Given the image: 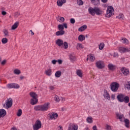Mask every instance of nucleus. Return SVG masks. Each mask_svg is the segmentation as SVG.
Returning <instances> with one entry per match:
<instances>
[{
  "mask_svg": "<svg viewBox=\"0 0 130 130\" xmlns=\"http://www.w3.org/2000/svg\"><path fill=\"white\" fill-rule=\"evenodd\" d=\"M50 90H54V86H49Z\"/></svg>",
  "mask_w": 130,
  "mask_h": 130,
  "instance_id": "bf43d9fd",
  "label": "nucleus"
},
{
  "mask_svg": "<svg viewBox=\"0 0 130 130\" xmlns=\"http://www.w3.org/2000/svg\"><path fill=\"white\" fill-rule=\"evenodd\" d=\"M29 33H30L31 36H33V35H34V32H33V31H32V30H30L29 31Z\"/></svg>",
  "mask_w": 130,
  "mask_h": 130,
  "instance_id": "0e129e2a",
  "label": "nucleus"
},
{
  "mask_svg": "<svg viewBox=\"0 0 130 130\" xmlns=\"http://www.w3.org/2000/svg\"><path fill=\"white\" fill-rule=\"evenodd\" d=\"M2 15H3V16H6V15H7V12L2 11Z\"/></svg>",
  "mask_w": 130,
  "mask_h": 130,
  "instance_id": "052dcab7",
  "label": "nucleus"
},
{
  "mask_svg": "<svg viewBox=\"0 0 130 130\" xmlns=\"http://www.w3.org/2000/svg\"><path fill=\"white\" fill-rule=\"evenodd\" d=\"M19 26V22H15L11 27L12 30H16Z\"/></svg>",
  "mask_w": 130,
  "mask_h": 130,
  "instance_id": "4be33fe9",
  "label": "nucleus"
},
{
  "mask_svg": "<svg viewBox=\"0 0 130 130\" xmlns=\"http://www.w3.org/2000/svg\"><path fill=\"white\" fill-rule=\"evenodd\" d=\"M97 15V16H100V15H102L103 14V12H102V10H101L100 8L98 7H95V15Z\"/></svg>",
  "mask_w": 130,
  "mask_h": 130,
  "instance_id": "4468645a",
  "label": "nucleus"
},
{
  "mask_svg": "<svg viewBox=\"0 0 130 130\" xmlns=\"http://www.w3.org/2000/svg\"><path fill=\"white\" fill-rule=\"evenodd\" d=\"M113 57H118V53H114L113 55Z\"/></svg>",
  "mask_w": 130,
  "mask_h": 130,
  "instance_id": "13d9d810",
  "label": "nucleus"
},
{
  "mask_svg": "<svg viewBox=\"0 0 130 130\" xmlns=\"http://www.w3.org/2000/svg\"><path fill=\"white\" fill-rule=\"evenodd\" d=\"M117 117H119V119H120V121H121L122 117H123V115H119V114H117Z\"/></svg>",
  "mask_w": 130,
  "mask_h": 130,
  "instance_id": "de8ad7c7",
  "label": "nucleus"
},
{
  "mask_svg": "<svg viewBox=\"0 0 130 130\" xmlns=\"http://www.w3.org/2000/svg\"><path fill=\"white\" fill-rule=\"evenodd\" d=\"M86 120L88 123H92V122H93V119L91 117H87Z\"/></svg>",
  "mask_w": 130,
  "mask_h": 130,
  "instance_id": "72a5a7b5",
  "label": "nucleus"
},
{
  "mask_svg": "<svg viewBox=\"0 0 130 130\" xmlns=\"http://www.w3.org/2000/svg\"><path fill=\"white\" fill-rule=\"evenodd\" d=\"M60 76H61V72L60 71L56 72L55 74V77H56V78H59Z\"/></svg>",
  "mask_w": 130,
  "mask_h": 130,
  "instance_id": "c85d7f7f",
  "label": "nucleus"
},
{
  "mask_svg": "<svg viewBox=\"0 0 130 130\" xmlns=\"http://www.w3.org/2000/svg\"><path fill=\"white\" fill-rule=\"evenodd\" d=\"M111 90L113 92H116L118 90V87H119V84L117 82H113L110 85Z\"/></svg>",
  "mask_w": 130,
  "mask_h": 130,
  "instance_id": "20e7f679",
  "label": "nucleus"
},
{
  "mask_svg": "<svg viewBox=\"0 0 130 130\" xmlns=\"http://www.w3.org/2000/svg\"><path fill=\"white\" fill-rule=\"evenodd\" d=\"M77 3L79 6H83L84 5V2L82 0L77 1Z\"/></svg>",
  "mask_w": 130,
  "mask_h": 130,
  "instance_id": "a18cd8bd",
  "label": "nucleus"
},
{
  "mask_svg": "<svg viewBox=\"0 0 130 130\" xmlns=\"http://www.w3.org/2000/svg\"><path fill=\"white\" fill-rule=\"evenodd\" d=\"M101 2H102V3H104V4H106V3L108 2V0H101Z\"/></svg>",
  "mask_w": 130,
  "mask_h": 130,
  "instance_id": "e2e57ef3",
  "label": "nucleus"
},
{
  "mask_svg": "<svg viewBox=\"0 0 130 130\" xmlns=\"http://www.w3.org/2000/svg\"><path fill=\"white\" fill-rule=\"evenodd\" d=\"M51 72H52L51 71V69H48L47 70H46L45 71V74H46V75H47V76H51V74H52Z\"/></svg>",
  "mask_w": 130,
  "mask_h": 130,
  "instance_id": "cd10ccee",
  "label": "nucleus"
},
{
  "mask_svg": "<svg viewBox=\"0 0 130 130\" xmlns=\"http://www.w3.org/2000/svg\"><path fill=\"white\" fill-rule=\"evenodd\" d=\"M58 29L59 30H63V29H64V27H63V25L62 24H59L58 25Z\"/></svg>",
  "mask_w": 130,
  "mask_h": 130,
  "instance_id": "ea45409f",
  "label": "nucleus"
},
{
  "mask_svg": "<svg viewBox=\"0 0 130 130\" xmlns=\"http://www.w3.org/2000/svg\"><path fill=\"white\" fill-rule=\"evenodd\" d=\"M13 16L15 18H18L20 16V13L18 12H16L14 13Z\"/></svg>",
  "mask_w": 130,
  "mask_h": 130,
  "instance_id": "79ce46f5",
  "label": "nucleus"
},
{
  "mask_svg": "<svg viewBox=\"0 0 130 130\" xmlns=\"http://www.w3.org/2000/svg\"><path fill=\"white\" fill-rule=\"evenodd\" d=\"M17 115V116H21V115H22V110L21 109L18 110Z\"/></svg>",
  "mask_w": 130,
  "mask_h": 130,
  "instance_id": "49530a36",
  "label": "nucleus"
},
{
  "mask_svg": "<svg viewBox=\"0 0 130 130\" xmlns=\"http://www.w3.org/2000/svg\"><path fill=\"white\" fill-rule=\"evenodd\" d=\"M57 62H58L59 64H61V63H62V60L59 59L57 60Z\"/></svg>",
  "mask_w": 130,
  "mask_h": 130,
  "instance_id": "5fc2aeb1",
  "label": "nucleus"
},
{
  "mask_svg": "<svg viewBox=\"0 0 130 130\" xmlns=\"http://www.w3.org/2000/svg\"><path fill=\"white\" fill-rule=\"evenodd\" d=\"M11 130H17V128H16V127H13L11 128Z\"/></svg>",
  "mask_w": 130,
  "mask_h": 130,
  "instance_id": "774afa93",
  "label": "nucleus"
},
{
  "mask_svg": "<svg viewBox=\"0 0 130 130\" xmlns=\"http://www.w3.org/2000/svg\"><path fill=\"white\" fill-rule=\"evenodd\" d=\"M95 7L94 8L92 7H89L88 8V13L90 14V15H91V16H94L95 15Z\"/></svg>",
  "mask_w": 130,
  "mask_h": 130,
  "instance_id": "f8f14e48",
  "label": "nucleus"
},
{
  "mask_svg": "<svg viewBox=\"0 0 130 130\" xmlns=\"http://www.w3.org/2000/svg\"><path fill=\"white\" fill-rule=\"evenodd\" d=\"M70 23H71V24H75V23H76V20H75V19L74 18H71L70 19Z\"/></svg>",
  "mask_w": 130,
  "mask_h": 130,
  "instance_id": "3c124183",
  "label": "nucleus"
},
{
  "mask_svg": "<svg viewBox=\"0 0 130 130\" xmlns=\"http://www.w3.org/2000/svg\"><path fill=\"white\" fill-rule=\"evenodd\" d=\"M124 98V95L122 94H120L117 96V99L119 102H123V99Z\"/></svg>",
  "mask_w": 130,
  "mask_h": 130,
  "instance_id": "ddd939ff",
  "label": "nucleus"
},
{
  "mask_svg": "<svg viewBox=\"0 0 130 130\" xmlns=\"http://www.w3.org/2000/svg\"><path fill=\"white\" fill-rule=\"evenodd\" d=\"M54 100L56 102H59L60 101V99H59V98L57 95L54 96Z\"/></svg>",
  "mask_w": 130,
  "mask_h": 130,
  "instance_id": "37998d69",
  "label": "nucleus"
},
{
  "mask_svg": "<svg viewBox=\"0 0 130 130\" xmlns=\"http://www.w3.org/2000/svg\"><path fill=\"white\" fill-rule=\"evenodd\" d=\"M124 122L125 123V125L126 127H129V120H128V119H125L124 120Z\"/></svg>",
  "mask_w": 130,
  "mask_h": 130,
  "instance_id": "b1692460",
  "label": "nucleus"
},
{
  "mask_svg": "<svg viewBox=\"0 0 130 130\" xmlns=\"http://www.w3.org/2000/svg\"><path fill=\"white\" fill-rule=\"evenodd\" d=\"M41 126H42L41 121L39 120H37L35 124L33 125L32 127L34 130H38L41 128Z\"/></svg>",
  "mask_w": 130,
  "mask_h": 130,
  "instance_id": "39448f33",
  "label": "nucleus"
},
{
  "mask_svg": "<svg viewBox=\"0 0 130 130\" xmlns=\"http://www.w3.org/2000/svg\"><path fill=\"white\" fill-rule=\"evenodd\" d=\"M104 98L108 99V100H110V96L108 92H107V90L104 91Z\"/></svg>",
  "mask_w": 130,
  "mask_h": 130,
  "instance_id": "412c9836",
  "label": "nucleus"
},
{
  "mask_svg": "<svg viewBox=\"0 0 130 130\" xmlns=\"http://www.w3.org/2000/svg\"><path fill=\"white\" fill-rule=\"evenodd\" d=\"M122 42L124 43V44H128V40L126 38L122 39Z\"/></svg>",
  "mask_w": 130,
  "mask_h": 130,
  "instance_id": "58836bf2",
  "label": "nucleus"
},
{
  "mask_svg": "<svg viewBox=\"0 0 130 130\" xmlns=\"http://www.w3.org/2000/svg\"><path fill=\"white\" fill-rule=\"evenodd\" d=\"M109 69L111 71H113V70H115V66L112 64H108Z\"/></svg>",
  "mask_w": 130,
  "mask_h": 130,
  "instance_id": "a878e982",
  "label": "nucleus"
},
{
  "mask_svg": "<svg viewBox=\"0 0 130 130\" xmlns=\"http://www.w3.org/2000/svg\"><path fill=\"white\" fill-rule=\"evenodd\" d=\"M88 56V58H89L90 61H94L95 60V57L93 56H92L91 54L87 55Z\"/></svg>",
  "mask_w": 130,
  "mask_h": 130,
  "instance_id": "2f4dec72",
  "label": "nucleus"
},
{
  "mask_svg": "<svg viewBox=\"0 0 130 130\" xmlns=\"http://www.w3.org/2000/svg\"><path fill=\"white\" fill-rule=\"evenodd\" d=\"M86 29H87V25L84 24L78 28V31L79 32H83V31H85Z\"/></svg>",
  "mask_w": 130,
  "mask_h": 130,
  "instance_id": "6ab92c4d",
  "label": "nucleus"
},
{
  "mask_svg": "<svg viewBox=\"0 0 130 130\" xmlns=\"http://www.w3.org/2000/svg\"><path fill=\"white\" fill-rule=\"evenodd\" d=\"M14 74L15 75H20L21 74V71L19 69H15L13 71Z\"/></svg>",
  "mask_w": 130,
  "mask_h": 130,
  "instance_id": "7c9ffc66",
  "label": "nucleus"
},
{
  "mask_svg": "<svg viewBox=\"0 0 130 130\" xmlns=\"http://www.w3.org/2000/svg\"><path fill=\"white\" fill-rule=\"evenodd\" d=\"M2 42L3 44H6V43H8V39L7 38H4L2 39Z\"/></svg>",
  "mask_w": 130,
  "mask_h": 130,
  "instance_id": "4c0bfd02",
  "label": "nucleus"
},
{
  "mask_svg": "<svg viewBox=\"0 0 130 130\" xmlns=\"http://www.w3.org/2000/svg\"><path fill=\"white\" fill-rule=\"evenodd\" d=\"M116 18H118L119 20H123L124 19V16L122 14H119L118 16L116 17Z\"/></svg>",
  "mask_w": 130,
  "mask_h": 130,
  "instance_id": "473e14b6",
  "label": "nucleus"
},
{
  "mask_svg": "<svg viewBox=\"0 0 130 130\" xmlns=\"http://www.w3.org/2000/svg\"><path fill=\"white\" fill-rule=\"evenodd\" d=\"M92 129H93V130H98V129H97V126L94 125V126L92 127Z\"/></svg>",
  "mask_w": 130,
  "mask_h": 130,
  "instance_id": "680f3d73",
  "label": "nucleus"
},
{
  "mask_svg": "<svg viewBox=\"0 0 130 130\" xmlns=\"http://www.w3.org/2000/svg\"><path fill=\"white\" fill-rule=\"evenodd\" d=\"M104 44L103 43H101L99 46V49L100 50H102V49H103V48H104Z\"/></svg>",
  "mask_w": 130,
  "mask_h": 130,
  "instance_id": "a19ab883",
  "label": "nucleus"
},
{
  "mask_svg": "<svg viewBox=\"0 0 130 130\" xmlns=\"http://www.w3.org/2000/svg\"><path fill=\"white\" fill-rule=\"evenodd\" d=\"M96 66L98 69H103L104 68V63L102 61H99L96 62Z\"/></svg>",
  "mask_w": 130,
  "mask_h": 130,
  "instance_id": "9b49d317",
  "label": "nucleus"
},
{
  "mask_svg": "<svg viewBox=\"0 0 130 130\" xmlns=\"http://www.w3.org/2000/svg\"><path fill=\"white\" fill-rule=\"evenodd\" d=\"M114 15V9L112 6H109L107 8V13L105 15V17L107 18H110Z\"/></svg>",
  "mask_w": 130,
  "mask_h": 130,
  "instance_id": "7ed1b4c3",
  "label": "nucleus"
},
{
  "mask_svg": "<svg viewBox=\"0 0 130 130\" xmlns=\"http://www.w3.org/2000/svg\"><path fill=\"white\" fill-rule=\"evenodd\" d=\"M78 46L79 47V48L83 49V45H82V44H77V47H78Z\"/></svg>",
  "mask_w": 130,
  "mask_h": 130,
  "instance_id": "864d4df0",
  "label": "nucleus"
},
{
  "mask_svg": "<svg viewBox=\"0 0 130 130\" xmlns=\"http://www.w3.org/2000/svg\"><path fill=\"white\" fill-rule=\"evenodd\" d=\"M125 87L128 90L130 89V81H128L126 84H125Z\"/></svg>",
  "mask_w": 130,
  "mask_h": 130,
  "instance_id": "e433bc0d",
  "label": "nucleus"
},
{
  "mask_svg": "<svg viewBox=\"0 0 130 130\" xmlns=\"http://www.w3.org/2000/svg\"><path fill=\"white\" fill-rule=\"evenodd\" d=\"M50 108V104L49 103H46L42 105L36 106L34 107L36 111H47Z\"/></svg>",
  "mask_w": 130,
  "mask_h": 130,
  "instance_id": "f257e3e1",
  "label": "nucleus"
},
{
  "mask_svg": "<svg viewBox=\"0 0 130 130\" xmlns=\"http://www.w3.org/2000/svg\"><path fill=\"white\" fill-rule=\"evenodd\" d=\"M7 114V112L5 109H0V118L1 117H4Z\"/></svg>",
  "mask_w": 130,
  "mask_h": 130,
  "instance_id": "dca6fc26",
  "label": "nucleus"
},
{
  "mask_svg": "<svg viewBox=\"0 0 130 130\" xmlns=\"http://www.w3.org/2000/svg\"><path fill=\"white\" fill-rule=\"evenodd\" d=\"M78 40L81 42L84 41V40H85V36L83 35H79L78 37Z\"/></svg>",
  "mask_w": 130,
  "mask_h": 130,
  "instance_id": "bb28decb",
  "label": "nucleus"
},
{
  "mask_svg": "<svg viewBox=\"0 0 130 130\" xmlns=\"http://www.w3.org/2000/svg\"><path fill=\"white\" fill-rule=\"evenodd\" d=\"M58 127L59 128V129H58V130H62V126H59Z\"/></svg>",
  "mask_w": 130,
  "mask_h": 130,
  "instance_id": "338daca9",
  "label": "nucleus"
},
{
  "mask_svg": "<svg viewBox=\"0 0 130 130\" xmlns=\"http://www.w3.org/2000/svg\"><path fill=\"white\" fill-rule=\"evenodd\" d=\"M63 28H65V29H68V24L63 23Z\"/></svg>",
  "mask_w": 130,
  "mask_h": 130,
  "instance_id": "4d7b16f0",
  "label": "nucleus"
},
{
  "mask_svg": "<svg viewBox=\"0 0 130 130\" xmlns=\"http://www.w3.org/2000/svg\"><path fill=\"white\" fill-rule=\"evenodd\" d=\"M127 48H124L123 47H121L119 48V51L121 53H124V52H127Z\"/></svg>",
  "mask_w": 130,
  "mask_h": 130,
  "instance_id": "f3484780",
  "label": "nucleus"
},
{
  "mask_svg": "<svg viewBox=\"0 0 130 130\" xmlns=\"http://www.w3.org/2000/svg\"><path fill=\"white\" fill-rule=\"evenodd\" d=\"M56 44L59 47L62 48V46H63V41L60 39H58L56 41Z\"/></svg>",
  "mask_w": 130,
  "mask_h": 130,
  "instance_id": "9d476101",
  "label": "nucleus"
},
{
  "mask_svg": "<svg viewBox=\"0 0 130 130\" xmlns=\"http://www.w3.org/2000/svg\"><path fill=\"white\" fill-rule=\"evenodd\" d=\"M25 78V77L23 76H20V79L21 80H23Z\"/></svg>",
  "mask_w": 130,
  "mask_h": 130,
  "instance_id": "69168bd1",
  "label": "nucleus"
},
{
  "mask_svg": "<svg viewBox=\"0 0 130 130\" xmlns=\"http://www.w3.org/2000/svg\"><path fill=\"white\" fill-rule=\"evenodd\" d=\"M13 89H19L20 88V86L17 83H13Z\"/></svg>",
  "mask_w": 130,
  "mask_h": 130,
  "instance_id": "f704fd0d",
  "label": "nucleus"
},
{
  "mask_svg": "<svg viewBox=\"0 0 130 130\" xmlns=\"http://www.w3.org/2000/svg\"><path fill=\"white\" fill-rule=\"evenodd\" d=\"M29 95L31 97L30 100V104L31 105H35L38 103V94L36 92H30Z\"/></svg>",
  "mask_w": 130,
  "mask_h": 130,
  "instance_id": "f03ea898",
  "label": "nucleus"
},
{
  "mask_svg": "<svg viewBox=\"0 0 130 130\" xmlns=\"http://www.w3.org/2000/svg\"><path fill=\"white\" fill-rule=\"evenodd\" d=\"M65 32L64 30H59L56 32L55 35L56 36H61L64 34Z\"/></svg>",
  "mask_w": 130,
  "mask_h": 130,
  "instance_id": "a211bd4d",
  "label": "nucleus"
},
{
  "mask_svg": "<svg viewBox=\"0 0 130 130\" xmlns=\"http://www.w3.org/2000/svg\"><path fill=\"white\" fill-rule=\"evenodd\" d=\"M76 74L78 77H80V78H82L83 77V73H82V70H78L76 71Z\"/></svg>",
  "mask_w": 130,
  "mask_h": 130,
  "instance_id": "5701e85b",
  "label": "nucleus"
},
{
  "mask_svg": "<svg viewBox=\"0 0 130 130\" xmlns=\"http://www.w3.org/2000/svg\"><path fill=\"white\" fill-rule=\"evenodd\" d=\"M123 102L128 103L129 102V98L128 96L124 97Z\"/></svg>",
  "mask_w": 130,
  "mask_h": 130,
  "instance_id": "c756f323",
  "label": "nucleus"
},
{
  "mask_svg": "<svg viewBox=\"0 0 130 130\" xmlns=\"http://www.w3.org/2000/svg\"><path fill=\"white\" fill-rule=\"evenodd\" d=\"M3 32L4 34V37H9V36H10L9 30H8L7 29H4L3 30Z\"/></svg>",
  "mask_w": 130,
  "mask_h": 130,
  "instance_id": "aec40b11",
  "label": "nucleus"
},
{
  "mask_svg": "<svg viewBox=\"0 0 130 130\" xmlns=\"http://www.w3.org/2000/svg\"><path fill=\"white\" fill-rule=\"evenodd\" d=\"M66 3H67V0H58L57 1V5L58 7H62V5L66 4Z\"/></svg>",
  "mask_w": 130,
  "mask_h": 130,
  "instance_id": "2eb2a0df",
  "label": "nucleus"
},
{
  "mask_svg": "<svg viewBox=\"0 0 130 130\" xmlns=\"http://www.w3.org/2000/svg\"><path fill=\"white\" fill-rule=\"evenodd\" d=\"M106 129L107 130H111V126L108 125V124H106Z\"/></svg>",
  "mask_w": 130,
  "mask_h": 130,
  "instance_id": "8fccbe9b",
  "label": "nucleus"
},
{
  "mask_svg": "<svg viewBox=\"0 0 130 130\" xmlns=\"http://www.w3.org/2000/svg\"><path fill=\"white\" fill-rule=\"evenodd\" d=\"M121 72L124 75V76H127V75H129V70L125 68V67H123L121 69Z\"/></svg>",
  "mask_w": 130,
  "mask_h": 130,
  "instance_id": "1a4fd4ad",
  "label": "nucleus"
},
{
  "mask_svg": "<svg viewBox=\"0 0 130 130\" xmlns=\"http://www.w3.org/2000/svg\"><path fill=\"white\" fill-rule=\"evenodd\" d=\"M13 83H9L8 84H7V87L9 88V89H13Z\"/></svg>",
  "mask_w": 130,
  "mask_h": 130,
  "instance_id": "09e8293b",
  "label": "nucleus"
},
{
  "mask_svg": "<svg viewBox=\"0 0 130 130\" xmlns=\"http://www.w3.org/2000/svg\"><path fill=\"white\" fill-rule=\"evenodd\" d=\"M63 48L64 49H68V48L69 47V45L68 44V42H63Z\"/></svg>",
  "mask_w": 130,
  "mask_h": 130,
  "instance_id": "c9c22d12",
  "label": "nucleus"
},
{
  "mask_svg": "<svg viewBox=\"0 0 130 130\" xmlns=\"http://www.w3.org/2000/svg\"><path fill=\"white\" fill-rule=\"evenodd\" d=\"M6 63H7V60H4L1 62V64H2L3 66H4V64H6Z\"/></svg>",
  "mask_w": 130,
  "mask_h": 130,
  "instance_id": "6e6d98bb",
  "label": "nucleus"
},
{
  "mask_svg": "<svg viewBox=\"0 0 130 130\" xmlns=\"http://www.w3.org/2000/svg\"><path fill=\"white\" fill-rule=\"evenodd\" d=\"M58 19H59L60 20L61 23H63L64 22V17H60V16H58Z\"/></svg>",
  "mask_w": 130,
  "mask_h": 130,
  "instance_id": "c03bdc74",
  "label": "nucleus"
},
{
  "mask_svg": "<svg viewBox=\"0 0 130 130\" xmlns=\"http://www.w3.org/2000/svg\"><path fill=\"white\" fill-rule=\"evenodd\" d=\"M13 105V100L12 98H9L6 101V109L10 108Z\"/></svg>",
  "mask_w": 130,
  "mask_h": 130,
  "instance_id": "0eeeda50",
  "label": "nucleus"
},
{
  "mask_svg": "<svg viewBox=\"0 0 130 130\" xmlns=\"http://www.w3.org/2000/svg\"><path fill=\"white\" fill-rule=\"evenodd\" d=\"M79 127L75 124H70L68 130H78Z\"/></svg>",
  "mask_w": 130,
  "mask_h": 130,
  "instance_id": "6e6552de",
  "label": "nucleus"
},
{
  "mask_svg": "<svg viewBox=\"0 0 130 130\" xmlns=\"http://www.w3.org/2000/svg\"><path fill=\"white\" fill-rule=\"evenodd\" d=\"M48 115L50 119H56L58 117V114L55 112L50 113Z\"/></svg>",
  "mask_w": 130,
  "mask_h": 130,
  "instance_id": "423d86ee",
  "label": "nucleus"
},
{
  "mask_svg": "<svg viewBox=\"0 0 130 130\" xmlns=\"http://www.w3.org/2000/svg\"><path fill=\"white\" fill-rule=\"evenodd\" d=\"M56 62H57V60L53 59L52 60V63L53 64H56Z\"/></svg>",
  "mask_w": 130,
  "mask_h": 130,
  "instance_id": "603ef678",
  "label": "nucleus"
},
{
  "mask_svg": "<svg viewBox=\"0 0 130 130\" xmlns=\"http://www.w3.org/2000/svg\"><path fill=\"white\" fill-rule=\"evenodd\" d=\"M70 59L71 61H75L76 60V56L75 55L71 54L70 55Z\"/></svg>",
  "mask_w": 130,
  "mask_h": 130,
  "instance_id": "393cba45",
  "label": "nucleus"
}]
</instances>
